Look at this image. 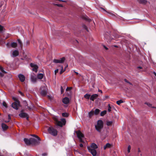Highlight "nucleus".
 <instances>
[{"label": "nucleus", "instance_id": "obj_29", "mask_svg": "<svg viewBox=\"0 0 156 156\" xmlns=\"http://www.w3.org/2000/svg\"><path fill=\"white\" fill-rule=\"evenodd\" d=\"M62 115L63 117H67L68 116L69 114L66 113H62Z\"/></svg>", "mask_w": 156, "mask_h": 156}, {"label": "nucleus", "instance_id": "obj_32", "mask_svg": "<svg viewBox=\"0 0 156 156\" xmlns=\"http://www.w3.org/2000/svg\"><path fill=\"white\" fill-rule=\"evenodd\" d=\"M123 101L122 100L118 101H116V103L118 105H119L121 103H123Z\"/></svg>", "mask_w": 156, "mask_h": 156}, {"label": "nucleus", "instance_id": "obj_3", "mask_svg": "<svg viewBox=\"0 0 156 156\" xmlns=\"http://www.w3.org/2000/svg\"><path fill=\"white\" fill-rule=\"evenodd\" d=\"M61 121H59L57 120H56V123L57 126L62 127L63 125H65L66 121L65 119L64 118L61 119Z\"/></svg>", "mask_w": 156, "mask_h": 156}, {"label": "nucleus", "instance_id": "obj_5", "mask_svg": "<svg viewBox=\"0 0 156 156\" xmlns=\"http://www.w3.org/2000/svg\"><path fill=\"white\" fill-rule=\"evenodd\" d=\"M40 94L43 96H45L47 94V91L44 87H41L40 88Z\"/></svg>", "mask_w": 156, "mask_h": 156}, {"label": "nucleus", "instance_id": "obj_37", "mask_svg": "<svg viewBox=\"0 0 156 156\" xmlns=\"http://www.w3.org/2000/svg\"><path fill=\"white\" fill-rule=\"evenodd\" d=\"M108 112H110L111 111V108L110 106V105L108 104Z\"/></svg>", "mask_w": 156, "mask_h": 156}, {"label": "nucleus", "instance_id": "obj_59", "mask_svg": "<svg viewBox=\"0 0 156 156\" xmlns=\"http://www.w3.org/2000/svg\"><path fill=\"white\" fill-rule=\"evenodd\" d=\"M153 74L155 76H156V73L155 72H153Z\"/></svg>", "mask_w": 156, "mask_h": 156}, {"label": "nucleus", "instance_id": "obj_63", "mask_svg": "<svg viewBox=\"0 0 156 156\" xmlns=\"http://www.w3.org/2000/svg\"><path fill=\"white\" fill-rule=\"evenodd\" d=\"M108 96H106V98H108Z\"/></svg>", "mask_w": 156, "mask_h": 156}, {"label": "nucleus", "instance_id": "obj_18", "mask_svg": "<svg viewBox=\"0 0 156 156\" xmlns=\"http://www.w3.org/2000/svg\"><path fill=\"white\" fill-rule=\"evenodd\" d=\"M94 114V111L93 110H91L88 113V116L89 118L91 119Z\"/></svg>", "mask_w": 156, "mask_h": 156}, {"label": "nucleus", "instance_id": "obj_61", "mask_svg": "<svg viewBox=\"0 0 156 156\" xmlns=\"http://www.w3.org/2000/svg\"><path fill=\"white\" fill-rule=\"evenodd\" d=\"M128 83H129L130 85H132V83H131L130 82H129Z\"/></svg>", "mask_w": 156, "mask_h": 156}, {"label": "nucleus", "instance_id": "obj_6", "mask_svg": "<svg viewBox=\"0 0 156 156\" xmlns=\"http://www.w3.org/2000/svg\"><path fill=\"white\" fill-rule=\"evenodd\" d=\"M105 38L106 40L109 43L110 42L113 38H111L109 35V34L108 33H106L104 35Z\"/></svg>", "mask_w": 156, "mask_h": 156}, {"label": "nucleus", "instance_id": "obj_39", "mask_svg": "<svg viewBox=\"0 0 156 156\" xmlns=\"http://www.w3.org/2000/svg\"><path fill=\"white\" fill-rule=\"evenodd\" d=\"M72 89V87H67L66 90V91H69L70 90Z\"/></svg>", "mask_w": 156, "mask_h": 156}, {"label": "nucleus", "instance_id": "obj_27", "mask_svg": "<svg viewBox=\"0 0 156 156\" xmlns=\"http://www.w3.org/2000/svg\"><path fill=\"white\" fill-rule=\"evenodd\" d=\"M100 110L98 108L95 109L94 111V113L95 115H98L99 114L100 112Z\"/></svg>", "mask_w": 156, "mask_h": 156}, {"label": "nucleus", "instance_id": "obj_25", "mask_svg": "<svg viewBox=\"0 0 156 156\" xmlns=\"http://www.w3.org/2000/svg\"><path fill=\"white\" fill-rule=\"evenodd\" d=\"M44 77V75L42 73H39L37 75V78L39 79H41Z\"/></svg>", "mask_w": 156, "mask_h": 156}, {"label": "nucleus", "instance_id": "obj_12", "mask_svg": "<svg viewBox=\"0 0 156 156\" xmlns=\"http://www.w3.org/2000/svg\"><path fill=\"white\" fill-rule=\"evenodd\" d=\"M76 133L78 138H82L84 137V135L80 131H76Z\"/></svg>", "mask_w": 156, "mask_h": 156}, {"label": "nucleus", "instance_id": "obj_15", "mask_svg": "<svg viewBox=\"0 0 156 156\" xmlns=\"http://www.w3.org/2000/svg\"><path fill=\"white\" fill-rule=\"evenodd\" d=\"M69 98L67 97L64 98L62 100V102L65 104H68L69 102Z\"/></svg>", "mask_w": 156, "mask_h": 156}, {"label": "nucleus", "instance_id": "obj_48", "mask_svg": "<svg viewBox=\"0 0 156 156\" xmlns=\"http://www.w3.org/2000/svg\"><path fill=\"white\" fill-rule=\"evenodd\" d=\"M58 69H56L55 70V75L58 72Z\"/></svg>", "mask_w": 156, "mask_h": 156}, {"label": "nucleus", "instance_id": "obj_22", "mask_svg": "<svg viewBox=\"0 0 156 156\" xmlns=\"http://www.w3.org/2000/svg\"><path fill=\"white\" fill-rule=\"evenodd\" d=\"M90 148L95 149L98 148L97 145L95 143H92L91 145Z\"/></svg>", "mask_w": 156, "mask_h": 156}, {"label": "nucleus", "instance_id": "obj_14", "mask_svg": "<svg viewBox=\"0 0 156 156\" xmlns=\"http://www.w3.org/2000/svg\"><path fill=\"white\" fill-rule=\"evenodd\" d=\"M18 77L19 78L21 82H23L25 80V77L23 74H20L19 75Z\"/></svg>", "mask_w": 156, "mask_h": 156}, {"label": "nucleus", "instance_id": "obj_50", "mask_svg": "<svg viewBox=\"0 0 156 156\" xmlns=\"http://www.w3.org/2000/svg\"><path fill=\"white\" fill-rule=\"evenodd\" d=\"M4 74L0 72V76L1 77H3L4 76Z\"/></svg>", "mask_w": 156, "mask_h": 156}, {"label": "nucleus", "instance_id": "obj_51", "mask_svg": "<svg viewBox=\"0 0 156 156\" xmlns=\"http://www.w3.org/2000/svg\"><path fill=\"white\" fill-rule=\"evenodd\" d=\"M19 93L22 96H23V94L22 92L20 91H19Z\"/></svg>", "mask_w": 156, "mask_h": 156}, {"label": "nucleus", "instance_id": "obj_33", "mask_svg": "<svg viewBox=\"0 0 156 156\" xmlns=\"http://www.w3.org/2000/svg\"><path fill=\"white\" fill-rule=\"evenodd\" d=\"M2 105L3 106H4L6 108H8V106L5 101H3L2 102Z\"/></svg>", "mask_w": 156, "mask_h": 156}, {"label": "nucleus", "instance_id": "obj_40", "mask_svg": "<svg viewBox=\"0 0 156 156\" xmlns=\"http://www.w3.org/2000/svg\"><path fill=\"white\" fill-rule=\"evenodd\" d=\"M33 136L35 137L36 138H37L38 139V140H41L40 138L39 137H38L37 136H36V135H33Z\"/></svg>", "mask_w": 156, "mask_h": 156}, {"label": "nucleus", "instance_id": "obj_64", "mask_svg": "<svg viewBox=\"0 0 156 156\" xmlns=\"http://www.w3.org/2000/svg\"><path fill=\"white\" fill-rule=\"evenodd\" d=\"M115 47H117V46L115 45Z\"/></svg>", "mask_w": 156, "mask_h": 156}, {"label": "nucleus", "instance_id": "obj_49", "mask_svg": "<svg viewBox=\"0 0 156 156\" xmlns=\"http://www.w3.org/2000/svg\"><path fill=\"white\" fill-rule=\"evenodd\" d=\"M3 29V27L1 25H0V31L2 30Z\"/></svg>", "mask_w": 156, "mask_h": 156}, {"label": "nucleus", "instance_id": "obj_9", "mask_svg": "<svg viewBox=\"0 0 156 156\" xmlns=\"http://www.w3.org/2000/svg\"><path fill=\"white\" fill-rule=\"evenodd\" d=\"M30 141L31 144L36 145L39 144L40 143L39 141H37L36 139L32 138H30Z\"/></svg>", "mask_w": 156, "mask_h": 156}, {"label": "nucleus", "instance_id": "obj_42", "mask_svg": "<svg viewBox=\"0 0 156 156\" xmlns=\"http://www.w3.org/2000/svg\"><path fill=\"white\" fill-rule=\"evenodd\" d=\"M74 152L75 154H77V153H80L79 152V151L78 150H74Z\"/></svg>", "mask_w": 156, "mask_h": 156}, {"label": "nucleus", "instance_id": "obj_1", "mask_svg": "<svg viewBox=\"0 0 156 156\" xmlns=\"http://www.w3.org/2000/svg\"><path fill=\"white\" fill-rule=\"evenodd\" d=\"M103 122L102 120H99L97 122V125L95 126L96 129L102 135L101 132V129L103 127Z\"/></svg>", "mask_w": 156, "mask_h": 156}, {"label": "nucleus", "instance_id": "obj_46", "mask_svg": "<svg viewBox=\"0 0 156 156\" xmlns=\"http://www.w3.org/2000/svg\"><path fill=\"white\" fill-rule=\"evenodd\" d=\"M12 99H13V100H14L15 101H19L18 100H17V99H16V98L15 97H13L12 98Z\"/></svg>", "mask_w": 156, "mask_h": 156}, {"label": "nucleus", "instance_id": "obj_11", "mask_svg": "<svg viewBox=\"0 0 156 156\" xmlns=\"http://www.w3.org/2000/svg\"><path fill=\"white\" fill-rule=\"evenodd\" d=\"M19 116L21 118H26V119L27 120H28L29 116L26 113L21 112V113L19 114Z\"/></svg>", "mask_w": 156, "mask_h": 156}, {"label": "nucleus", "instance_id": "obj_4", "mask_svg": "<svg viewBox=\"0 0 156 156\" xmlns=\"http://www.w3.org/2000/svg\"><path fill=\"white\" fill-rule=\"evenodd\" d=\"M20 105V102L19 101H16L12 103L11 105L12 107L16 110H18L19 107Z\"/></svg>", "mask_w": 156, "mask_h": 156}, {"label": "nucleus", "instance_id": "obj_31", "mask_svg": "<svg viewBox=\"0 0 156 156\" xmlns=\"http://www.w3.org/2000/svg\"><path fill=\"white\" fill-rule=\"evenodd\" d=\"M17 41L18 42V43L20 44V46L21 48H22L23 46V44L21 41L20 40V39H18Z\"/></svg>", "mask_w": 156, "mask_h": 156}, {"label": "nucleus", "instance_id": "obj_7", "mask_svg": "<svg viewBox=\"0 0 156 156\" xmlns=\"http://www.w3.org/2000/svg\"><path fill=\"white\" fill-rule=\"evenodd\" d=\"M87 149L91 153L93 156H96L97 154L96 151L94 149L90 148L88 147H87Z\"/></svg>", "mask_w": 156, "mask_h": 156}, {"label": "nucleus", "instance_id": "obj_36", "mask_svg": "<svg viewBox=\"0 0 156 156\" xmlns=\"http://www.w3.org/2000/svg\"><path fill=\"white\" fill-rule=\"evenodd\" d=\"M131 146L130 145H128V147L127 151L128 153H129L130 151Z\"/></svg>", "mask_w": 156, "mask_h": 156}, {"label": "nucleus", "instance_id": "obj_57", "mask_svg": "<svg viewBox=\"0 0 156 156\" xmlns=\"http://www.w3.org/2000/svg\"><path fill=\"white\" fill-rule=\"evenodd\" d=\"M74 73H75V74L76 75H78V73L76 72H75V71H74Z\"/></svg>", "mask_w": 156, "mask_h": 156}, {"label": "nucleus", "instance_id": "obj_38", "mask_svg": "<svg viewBox=\"0 0 156 156\" xmlns=\"http://www.w3.org/2000/svg\"><path fill=\"white\" fill-rule=\"evenodd\" d=\"M65 71V70H63V67L62 66V69H61V71H60V74H61L62 73L64 72Z\"/></svg>", "mask_w": 156, "mask_h": 156}, {"label": "nucleus", "instance_id": "obj_34", "mask_svg": "<svg viewBox=\"0 0 156 156\" xmlns=\"http://www.w3.org/2000/svg\"><path fill=\"white\" fill-rule=\"evenodd\" d=\"M0 70L2 73H6V72L4 70L3 68L1 66H0Z\"/></svg>", "mask_w": 156, "mask_h": 156}, {"label": "nucleus", "instance_id": "obj_45", "mask_svg": "<svg viewBox=\"0 0 156 156\" xmlns=\"http://www.w3.org/2000/svg\"><path fill=\"white\" fill-rule=\"evenodd\" d=\"M55 5H56L57 6H58V7H63V5L62 4H56Z\"/></svg>", "mask_w": 156, "mask_h": 156}, {"label": "nucleus", "instance_id": "obj_2", "mask_svg": "<svg viewBox=\"0 0 156 156\" xmlns=\"http://www.w3.org/2000/svg\"><path fill=\"white\" fill-rule=\"evenodd\" d=\"M48 131L50 134L54 136H56L57 135L58 131L52 127H49L48 129Z\"/></svg>", "mask_w": 156, "mask_h": 156}, {"label": "nucleus", "instance_id": "obj_47", "mask_svg": "<svg viewBox=\"0 0 156 156\" xmlns=\"http://www.w3.org/2000/svg\"><path fill=\"white\" fill-rule=\"evenodd\" d=\"M80 140V141L81 143H84V142L82 138H79Z\"/></svg>", "mask_w": 156, "mask_h": 156}, {"label": "nucleus", "instance_id": "obj_8", "mask_svg": "<svg viewBox=\"0 0 156 156\" xmlns=\"http://www.w3.org/2000/svg\"><path fill=\"white\" fill-rule=\"evenodd\" d=\"M65 60V58L64 57H63L59 59H54L53 62H54L56 63H62L64 62Z\"/></svg>", "mask_w": 156, "mask_h": 156}, {"label": "nucleus", "instance_id": "obj_43", "mask_svg": "<svg viewBox=\"0 0 156 156\" xmlns=\"http://www.w3.org/2000/svg\"><path fill=\"white\" fill-rule=\"evenodd\" d=\"M145 104L147 105L149 107H151V104L147 102H145Z\"/></svg>", "mask_w": 156, "mask_h": 156}, {"label": "nucleus", "instance_id": "obj_28", "mask_svg": "<svg viewBox=\"0 0 156 156\" xmlns=\"http://www.w3.org/2000/svg\"><path fill=\"white\" fill-rule=\"evenodd\" d=\"M112 121H106V125L108 126H111L112 125Z\"/></svg>", "mask_w": 156, "mask_h": 156}, {"label": "nucleus", "instance_id": "obj_53", "mask_svg": "<svg viewBox=\"0 0 156 156\" xmlns=\"http://www.w3.org/2000/svg\"><path fill=\"white\" fill-rule=\"evenodd\" d=\"M103 47L104 48H105L106 50H107L108 49V48L106 47L105 45H103Z\"/></svg>", "mask_w": 156, "mask_h": 156}, {"label": "nucleus", "instance_id": "obj_23", "mask_svg": "<svg viewBox=\"0 0 156 156\" xmlns=\"http://www.w3.org/2000/svg\"><path fill=\"white\" fill-rule=\"evenodd\" d=\"M111 145L109 143H107L104 146V149H106L107 148H109L111 147Z\"/></svg>", "mask_w": 156, "mask_h": 156}, {"label": "nucleus", "instance_id": "obj_62", "mask_svg": "<svg viewBox=\"0 0 156 156\" xmlns=\"http://www.w3.org/2000/svg\"><path fill=\"white\" fill-rule=\"evenodd\" d=\"M138 152H140V149L139 148L138 149Z\"/></svg>", "mask_w": 156, "mask_h": 156}, {"label": "nucleus", "instance_id": "obj_16", "mask_svg": "<svg viewBox=\"0 0 156 156\" xmlns=\"http://www.w3.org/2000/svg\"><path fill=\"white\" fill-rule=\"evenodd\" d=\"M37 79V78L35 76L32 75L31 76V80L33 83H35L36 82Z\"/></svg>", "mask_w": 156, "mask_h": 156}, {"label": "nucleus", "instance_id": "obj_35", "mask_svg": "<svg viewBox=\"0 0 156 156\" xmlns=\"http://www.w3.org/2000/svg\"><path fill=\"white\" fill-rule=\"evenodd\" d=\"M82 27L83 28L85 29L87 31H88V29L87 27L84 24H83L82 25Z\"/></svg>", "mask_w": 156, "mask_h": 156}, {"label": "nucleus", "instance_id": "obj_30", "mask_svg": "<svg viewBox=\"0 0 156 156\" xmlns=\"http://www.w3.org/2000/svg\"><path fill=\"white\" fill-rule=\"evenodd\" d=\"M106 110H104L102 111L100 114V115L101 116H103L106 113Z\"/></svg>", "mask_w": 156, "mask_h": 156}, {"label": "nucleus", "instance_id": "obj_56", "mask_svg": "<svg viewBox=\"0 0 156 156\" xmlns=\"http://www.w3.org/2000/svg\"><path fill=\"white\" fill-rule=\"evenodd\" d=\"M137 68L138 69H142V67H141V66H138V67H137Z\"/></svg>", "mask_w": 156, "mask_h": 156}, {"label": "nucleus", "instance_id": "obj_52", "mask_svg": "<svg viewBox=\"0 0 156 156\" xmlns=\"http://www.w3.org/2000/svg\"><path fill=\"white\" fill-rule=\"evenodd\" d=\"M124 81H125V82H126V83H129V81H128V80H127L126 79H124Z\"/></svg>", "mask_w": 156, "mask_h": 156}, {"label": "nucleus", "instance_id": "obj_20", "mask_svg": "<svg viewBox=\"0 0 156 156\" xmlns=\"http://www.w3.org/2000/svg\"><path fill=\"white\" fill-rule=\"evenodd\" d=\"M2 127L3 130H6L8 128V126L7 125L3 123L2 124Z\"/></svg>", "mask_w": 156, "mask_h": 156}, {"label": "nucleus", "instance_id": "obj_54", "mask_svg": "<svg viewBox=\"0 0 156 156\" xmlns=\"http://www.w3.org/2000/svg\"><path fill=\"white\" fill-rule=\"evenodd\" d=\"M30 44V41H27L26 42V44L27 45H29Z\"/></svg>", "mask_w": 156, "mask_h": 156}, {"label": "nucleus", "instance_id": "obj_21", "mask_svg": "<svg viewBox=\"0 0 156 156\" xmlns=\"http://www.w3.org/2000/svg\"><path fill=\"white\" fill-rule=\"evenodd\" d=\"M139 3L145 5L147 2V1L146 0H137Z\"/></svg>", "mask_w": 156, "mask_h": 156}, {"label": "nucleus", "instance_id": "obj_41", "mask_svg": "<svg viewBox=\"0 0 156 156\" xmlns=\"http://www.w3.org/2000/svg\"><path fill=\"white\" fill-rule=\"evenodd\" d=\"M10 119H11V117H10V115L9 114V115H8V120L7 122H9L10 121Z\"/></svg>", "mask_w": 156, "mask_h": 156}, {"label": "nucleus", "instance_id": "obj_19", "mask_svg": "<svg viewBox=\"0 0 156 156\" xmlns=\"http://www.w3.org/2000/svg\"><path fill=\"white\" fill-rule=\"evenodd\" d=\"M19 55V52L18 51L15 50L13 51L12 55L14 57H16Z\"/></svg>", "mask_w": 156, "mask_h": 156}, {"label": "nucleus", "instance_id": "obj_44", "mask_svg": "<svg viewBox=\"0 0 156 156\" xmlns=\"http://www.w3.org/2000/svg\"><path fill=\"white\" fill-rule=\"evenodd\" d=\"M61 94H62L64 92V90L62 86L61 87Z\"/></svg>", "mask_w": 156, "mask_h": 156}, {"label": "nucleus", "instance_id": "obj_24", "mask_svg": "<svg viewBox=\"0 0 156 156\" xmlns=\"http://www.w3.org/2000/svg\"><path fill=\"white\" fill-rule=\"evenodd\" d=\"M17 43L16 42H12L11 44V46L13 48H15L17 46Z\"/></svg>", "mask_w": 156, "mask_h": 156}, {"label": "nucleus", "instance_id": "obj_55", "mask_svg": "<svg viewBox=\"0 0 156 156\" xmlns=\"http://www.w3.org/2000/svg\"><path fill=\"white\" fill-rule=\"evenodd\" d=\"M83 145L82 144H80V147H83Z\"/></svg>", "mask_w": 156, "mask_h": 156}, {"label": "nucleus", "instance_id": "obj_10", "mask_svg": "<svg viewBox=\"0 0 156 156\" xmlns=\"http://www.w3.org/2000/svg\"><path fill=\"white\" fill-rule=\"evenodd\" d=\"M30 66L31 67L33 68L32 70L33 71L36 73L37 72L38 67L37 65L33 63H31L30 64Z\"/></svg>", "mask_w": 156, "mask_h": 156}, {"label": "nucleus", "instance_id": "obj_13", "mask_svg": "<svg viewBox=\"0 0 156 156\" xmlns=\"http://www.w3.org/2000/svg\"><path fill=\"white\" fill-rule=\"evenodd\" d=\"M98 95L97 94H94L90 96V100L91 101H94V100L96 99L98 97Z\"/></svg>", "mask_w": 156, "mask_h": 156}, {"label": "nucleus", "instance_id": "obj_58", "mask_svg": "<svg viewBox=\"0 0 156 156\" xmlns=\"http://www.w3.org/2000/svg\"><path fill=\"white\" fill-rule=\"evenodd\" d=\"M98 91L99 92H101V93H102V91L101 90H100L99 89H98Z\"/></svg>", "mask_w": 156, "mask_h": 156}, {"label": "nucleus", "instance_id": "obj_60", "mask_svg": "<svg viewBox=\"0 0 156 156\" xmlns=\"http://www.w3.org/2000/svg\"><path fill=\"white\" fill-rule=\"evenodd\" d=\"M42 155L43 156H45V155H46V154L45 153H44V154H43Z\"/></svg>", "mask_w": 156, "mask_h": 156}, {"label": "nucleus", "instance_id": "obj_17", "mask_svg": "<svg viewBox=\"0 0 156 156\" xmlns=\"http://www.w3.org/2000/svg\"><path fill=\"white\" fill-rule=\"evenodd\" d=\"M24 141L26 144L28 145H30L31 144L30 138L29 139H28L26 138H24Z\"/></svg>", "mask_w": 156, "mask_h": 156}, {"label": "nucleus", "instance_id": "obj_26", "mask_svg": "<svg viewBox=\"0 0 156 156\" xmlns=\"http://www.w3.org/2000/svg\"><path fill=\"white\" fill-rule=\"evenodd\" d=\"M90 95L88 94H86L84 96V97L87 99H89L90 98Z\"/></svg>", "mask_w": 156, "mask_h": 156}]
</instances>
